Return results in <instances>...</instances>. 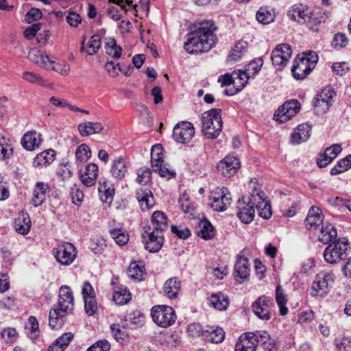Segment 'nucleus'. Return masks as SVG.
Segmentation results:
<instances>
[{
    "mask_svg": "<svg viewBox=\"0 0 351 351\" xmlns=\"http://www.w3.org/2000/svg\"><path fill=\"white\" fill-rule=\"evenodd\" d=\"M256 179L251 180L250 187L252 188L250 196L243 197L237 202V217L244 223H251L255 216V208H261L265 193L256 186Z\"/></svg>",
    "mask_w": 351,
    "mask_h": 351,
    "instance_id": "nucleus-3",
    "label": "nucleus"
},
{
    "mask_svg": "<svg viewBox=\"0 0 351 351\" xmlns=\"http://www.w3.org/2000/svg\"><path fill=\"white\" fill-rule=\"evenodd\" d=\"M335 275L332 271H322L315 276L312 284L311 295L313 296L323 297L329 292V286L334 282Z\"/></svg>",
    "mask_w": 351,
    "mask_h": 351,
    "instance_id": "nucleus-7",
    "label": "nucleus"
},
{
    "mask_svg": "<svg viewBox=\"0 0 351 351\" xmlns=\"http://www.w3.org/2000/svg\"><path fill=\"white\" fill-rule=\"evenodd\" d=\"M179 203L180 204V208L182 210L187 214L189 218H195L196 215V210L195 207L189 202V199L186 198L183 199V198H180L179 199Z\"/></svg>",
    "mask_w": 351,
    "mask_h": 351,
    "instance_id": "nucleus-53",
    "label": "nucleus"
},
{
    "mask_svg": "<svg viewBox=\"0 0 351 351\" xmlns=\"http://www.w3.org/2000/svg\"><path fill=\"white\" fill-rule=\"evenodd\" d=\"M335 343L337 351H351V341L347 337L335 339Z\"/></svg>",
    "mask_w": 351,
    "mask_h": 351,
    "instance_id": "nucleus-59",
    "label": "nucleus"
},
{
    "mask_svg": "<svg viewBox=\"0 0 351 351\" xmlns=\"http://www.w3.org/2000/svg\"><path fill=\"white\" fill-rule=\"evenodd\" d=\"M104 127L101 123L87 121L78 125V130L82 136L99 133Z\"/></svg>",
    "mask_w": 351,
    "mask_h": 351,
    "instance_id": "nucleus-36",
    "label": "nucleus"
},
{
    "mask_svg": "<svg viewBox=\"0 0 351 351\" xmlns=\"http://www.w3.org/2000/svg\"><path fill=\"white\" fill-rule=\"evenodd\" d=\"M22 77L24 80L31 84H38L40 85H44L43 78L36 73L25 71L23 73Z\"/></svg>",
    "mask_w": 351,
    "mask_h": 351,
    "instance_id": "nucleus-56",
    "label": "nucleus"
},
{
    "mask_svg": "<svg viewBox=\"0 0 351 351\" xmlns=\"http://www.w3.org/2000/svg\"><path fill=\"white\" fill-rule=\"evenodd\" d=\"M74 298L73 292L68 286H62L59 291V299L49 313V325L53 329L60 328L66 317L73 313Z\"/></svg>",
    "mask_w": 351,
    "mask_h": 351,
    "instance_id": "nucleus-2",
    "label": "nucleus"
},
{
    "mask_svg": "<svg viewBox=\"0 0 351 351\" xmlns=\"http://www.w3.org/2000/svg\"><path fill=\"white\" fill-rule=\"evenodd\" d=\"M73 338V335L71 332L64 333L56 339L55 343L49 346L47 351H64V349L67 347Z\"/></svg>",
    "mask_w": 351,
    "mask_h": 351,
    "instance_id": "nucleus-37",
    "label": "nucleus"
},
{
    "mask_svg": "<svg viewBox=\"0 0 351 351\" xmlns=\"http://www.w3.org/2000/svg\"><path fill=\"white\" fill-rule=\"evenodd\" d=\"M239 167V160L237 157L228 156L219 162L217 169L224 177L229 178L234 174Z\"/></svg>",
    "mask_w": 351,
    "mask_h": 351,
    "instance_id": "nucleus-14",
    "label": "nucleus"
},
{
    "mask_svg": "<svg viewBox=\"0 0 351 351\" xmlns=\"http://www.w3.org/2000/svg\"><path fill=\"white\" fill-rule=\"evenodd\" d=\"M101 45V38L98 34L92 36L86 45V52L89 56L95 54L100 49Z\"/></svg>",
    "mask_w": 351,
    "mask_h": 351,
    "instance_id": "nucleus-47",
    "label": "nucleus"
},
{
    "mask_svg": "<svg viewBox=\"0 0 351 351\" xmlns=\"http://www.w3.org/2000/svg\"><path fill=\"white\" fill-rule=\"evenodd\" d=\"M106 53L113 58L118 59L121 56V47L117 45L116 41L113 38L110 39L106 43Z\"/></svg>",
    "mask_w": 351,
    "mask_h": 351,
    "instance_id": "nucleus-50",
    "label": "nucleus"
},
{
    "mask_svg": "<svg viewBox=\"0 0 351 351\" xmlns=\"http://www.w3.org/2000/svg\"><path fill=\"white\" fill-rule=\"evenodd\" d=\"M337 94L335 89L331 86L324 88L315 98L314 107L317 114L326 112L332 105L334 99Z\"/></svg>",
    "mask_w": 351,
    "mask_h": 351,
    "instance_id": "nucleus-8",
    "label": "nucleus"
},
{
    "mask_svg": "<svg viewBox=\"0 0 351 351\" xmlns=\"http://www.w3.org/2000/svg\"><path fill=\"white\" fill-rule=\"evenodd\" d=\"M204 335L207 341L213 343H219L225 338V332L221 328L217 327L215 329L206 330Z\"/></svg>",
    "mask_w": 351,
    "mask_h": 351,
    "instance_id": "nucleus-39",
    "label": "nucleus"
},
{
    "mask_svg": "<svg viewBox=\"0 0 351 351\" xmlns=\"http://www.w3.org/2000/svg\"><path fill=\"white\" fill-rule=\"evenodd\" d=\"M75 160L79 163L87 161L91 156V150L86 144H82L75 150Z\"/></svg>",
    "mask_w": 351,
    "mask_h": 351,
    "instance_id": "nucleus-44",
    "label": "nucleus"
},
{
    "mask_svg": "<svg viewBox=\"0 0 351 351\" xmlns=\"http://www.w3.org/2000/svg\"><path fill=\"white\" fill-rule=\"evenodd\" d=\"M14 228L21 234H27L31 228V220L27 213H21L15 219Z\"/></svg>",
    "mask_w": 351,
    "mask_h": 351,
    "instance_id": "nucleus-35",
    "label": "nucleus"
},
{
    "mask_svg": "<svg viewBox=\"0 0 351 351\" xmlns=\"http://www.w3.org/2000/svg\"><path fill=\"white\" fill-rule=\"evenodd\" d=\"M98 191L103 202L111 204L114 194V189L111 183L106 180L99 181Z\"/></svg>",
    "mask_w": 351,
    "mask_h": 351,
    "instance_id": "nucleus-28",
    "label": "nucleus"
},
{
    "mask_svg": "<svg viewBox=\"0 0 351 351\" xmlns=\"http://www.w3.org/2000/svg\"><path fill=\"white\" fill-rule=\"evenodd\" d=\"M110 345L106 340H99L89 347L86 351H109Z\"/></svg>",
    "mask_w": 351,
    "mask_h": 351,
    "instance_id": "nucleus-61",
    "label": "nucleus"
},
{
    "mask_svg": "<svg viewBox=\"0 0 351 351\" xmlns=\"http://www.w3.org/2000/svg\"><path fill=\"white\" fill-rule=\"evenodd\" d=\"M1 337L7 343H12L16 339L17 332L14 328H8L4 329L1 333Z\"/></svg>",
    "mask_w": 351,
    "mask_h": 351,
    "instance_id": "nucleus-63",
    "label": "nucleus"
},
{
    "mask_svg": "<svg viewBox=\"0 0 351 351\" xmlns=\"http://www.w3.org/2000/svg\"><path fill=\"white\" fill-rule=\"evenodd\" d=\"M195 134V129L191 123L182 121L176 125L173 130V139L180 143L189 142Z\"/></svg>",
    "mask_w": 351,
    "mask_h": 351,
    "instance_id": "nucleus-11",
    "label": "nucleus"
},
{
    "mask_svg": "<svg viewBox=\"0 0 351 351\" xmlns=\"http://www.w3.org/2000/svg\"><path fill=\"white\" fill-rule=\"evenodd\" d=\"M319 230L320 234L318 235V238L320 242L329 244L334 240L337 239V232L332 225L328 223L325 226H322Z\"/></svg>",
    "mask_w": 351,
    "mask_h": 351,
    "instance_id": "nucleus-33",
    "label": "nucleus"
},
{
    "mask_svg": "<svg viewBox=\"0 0 351 351\" xmlns=\"http://www.w3.org/2000/svg\"><path fill=\"white\" fill-rule=\"evenodd\" d=\"M247 45H248L246 41L239 40L232 49L229 58L233 61L238 60L246 52Z\"/></svg>",
    "mask_w": 351,
    "mask_h": 351,
    "instance_id": "nucleus-42",
    "label": "nucleus"
},
{
    "mask_svg": "<svg viewBox=\"0 0 351 351\" xmlns=\"http://www.w3.org/2000/svg\"><path fill=\"white\" fill-rule=\"evenodd\" d=\"M49 189L47 184L43 182H38L33 190L32 203L37 207L41 205L46 199V191Z\"/></svg>",
    "mask_w": 351,
    "mask_h": 351,
    "instance_id": "nucleus-30",
    "label": "nucleus"
},
{
    "mask_svg": "<svg viewBox=\"0 0 351 351\" xmlns=\"http://www.w3.org/2000/svg\"><path fill=\"white\" fill-rule=\"evenodd\" d=\"M221 195L219 197H210V206L215 211L223 212L227 210L231 204L232 198L227 188L220 189Z\"/></svg>",
    "mask_w": 351,
    "mask_h": 351,
    "instance_id": "nucleus-16",
    "label": "nucleus"
},
{
    "mask_svg": "<svg viewBox=\"0 0 351 351\" xmlns=\"http://www.w3.org/2000/svg\"><path fill=\"white\" fill-rule=\"evenodd\" d=\"M28 58L31 62L38 64L42 68L45 69H47V68H51V58L48 55L43 54L37 49H32L29 51Z\"/></svg>",
    "mask_w": 351,
    "mask_h": 351,
    "instance_id": "nucleus-25",
    "label": "nucleus"
},
{
    "mask_svg": "<svg viewBox=\"0 0 351 351\" xmlns=\"http://www.w3.org/2000/svg\"><path fill=\"white\" fill-rule=\"evenodd\" d=\"M197 235L204 239H210L215 236V230L210 222L206 219L199 223Z\"/></svg>",
    "mask_w": 351,
    "mask_h": 351,
    "instance_id": "nucleus-41",
    "label": "nucleus"
},
{
    "mask_svg": "<svg viewBox=\"0 0 351 351\" xmlns=\"http://www.w3.org/2000/svg\"><path fill=\"white\" fill-rule=\"evenodd\" d=\"M299 58H304V61H306L308 64L311 66V68L314 69L316 63L318 60V56L314 51H307L303 53L301 57Z\"/></svg>",
    "mask_w": 351,
    "mask_h": 351,
    "instance_id": "nucleus-62",
    "label": "nucleus"
},
{
    "mask_svg": "<svg viewBox=\"0 0 351 351\" xmlns=\"http://www.w3.org/2000/svg\"><path fill=\"white\" fill-rule=\"evenodd\" d=\"M144 268L136 263H132L127 269V274L131 279L141 280L144 274Z\"/></svg>",
    "mask_w": 351,
    "mask_h": 351,
    "instance_id": "nucleus-49",
    "label": "nucleus"
},
{
    "mask_svg": "<svg viewBox=\"0 0 351 351\" xmlns=\"http://www.w3.org/2000/svg\"><path fill=\"white\" fill-rule=\"evenodd\" d=\"M152 167H159L163 164L162 147L160 145H155L151 150Z\"/></svg>",
    "mask_w": 351,
    "mask_h": 351,
    "instance_id": "nucleus-45",
    "label": "nucleus"
},
{
    "mask_svg": "<svg viewBox=\"0 0 351 351\" xmlns=\"http://www.w3.org/2000/svg\"><path fill=\"white\" fill-rule=\"evenodd\" d=\"M131 293L127 289L120 288L114 292L113 300L117 304L124 305L131 300Z\"/></svg>",
    "mask_w": 351,
    "mask_h": 351,
    "instance_id": "nucleus-46",
    "label": "nucleus"
},
{
    "mask_svg": "<svg viewBox=\"0 0 351 351\" xmlns=\"http://www.w3.org/2000/svg\"><path fill=\"white\" fill-rule=\"evenodd\" d=\"M276 300L280 308V314L285 315L288 313V308L286 307L287 300L284 291L280 285H278L276 289Z\"/></svg>",
    "mask_w": 351,
    "mask_h": 351,
    "instance_id": "nucleus-43",
    "label": "nucleus"
},
{
    "mask_svg": "<svg viewBox=\"0 0 351 351\" xmlns=\"http://www.w3.org/2000/svg\"><path fill=\"white\" fill-rule=\"evenodd\" d=\"M142 239L145 248L150 252H158L164 243V234L156 232H150L143 230Z\"/></svg>",
    "mask_w": 351,
    "mask_h": 351,
    "instance_id": "nucleus-13",
    "label": "nucleus"
},
{
    "mask_svg": "<svg viewBox=\"0 0 351 351\" xmlns=\"http://www.w3.org/2000/svg\"><path fill=\"white\" fill-rule=\"evenodd\" d=\"M53 252L57 261L63 265H71L77 254L74 245L69 242L59 244Z\"/></svg>",
    "mask_w": 351,
    "mask_h": 351,
    "instance_id": "nucleus-9",
    "label": "nucleus"
},
{
    "mask_svg": "<svg viewBox=\"0 0 351 351\" xmlns=\"http://www.w3.org/2000/svg\"><path fill=\"white\" fill-rule=\"evenodd\" d=\"M257 347V340L255 333L248 332L241 336L236 343L235 351H255Z\"/></svg>",
    "mask_w": 351,
    "mask_h": 351,
    "instance_id": "nucleus-20",
    "label": "nucleus"
},
{
    "mask_svg": "<svg viewBox=\"0 0 351 351\" xmlns=\"http://www.w3.org/2000/svg\"><path fill=\"white\" fill-rule=\"evenodd\" d=\"M42 12L39 9L31 8L25 15V20L27 23H31L34 21L40 19Z\"/></svg>",
    "mask_w": 351,
    "mask_h": 351,
    "instance_id": "nucleus-64",
    "label": "nucleus"
},
{
    "mask_svg": "<svg viewBox=\"0 0 351 351\" xmlns=\"http://www.w3.org/2000/svg\"><path fill=\"white\" fill-rule=\"evenodd\" d=\"M300 107L296 99L287 101L276 111L274 119L280 123L286 122L299 112Z\"/></svg>",
    "mask_w": 351,
    "mask_h": 351,
    "instance_id": "nucleus-10",
    "label": "nucleus"
},
{
    "mask_svg": "<svg viewBox=\"0 0 351 351\" xmlns=\"http://www.w3.org/2000/svg\"><path fill=\"white\" fill-rule=\"evenodd\" d=\"M313 69L308 64L304 58H296L291 69V73L293 77L296 80L304 79Z\"/></svg>",
    "mask_w": 351,
    "mask_h": 351,
    "instance_id": "nucleus-21",
    "label": "nucleus"
},
{
    "mask_svg": "<svg viewBox=\"0 0 351 351\" xmlns=\"http://www.w3.org/2000/svg\"><path fill=\"white\" fill-rule=\"evenodd\" d=\"M221 110L213 108L202 114V132L208 139L217 138L222 130Z\"/></svg>",
    "mask_w": 351,
    "mask_h": 351,
    "instance_id": "nucleus-4",
    "label": "nucleus"
},
{
    "mask_svg": "<svg viewBox=\"0 0 351 351\" xmlns=\"http://www.w3.org/2000/svg\"><path fill=\"white\" fill-rule=\"evenodd\" d=\"M306 20L304 21V24H306V27L313 31L317 32L319 28V25L323 20V16L321 12H311V14L307 16Z\"/></svg>",
    "mask_w": 351,
    "mask_h": 351,
    "instance_id": "nucleus-38",
    "label": "nucleus"
},
{
    "mask_svg": "<svg viewBox=\"0 0 351 351\" xmlns=\"http://www.w3.org/2000/svg\"><path fill=\"white\" fill-rule=\"evenodd\" d=\"M153 321L162 328H167L173 325L176 320V312L171 306L157 305L151 311Z\"/></svg>",
    "mask_w": 351,
    "mask_h": 351,
    "instance_id": "nucleus-6",
    "label": "nucleus"
},
{
    "mask_svg": "<svg viewBox=\"0 0 351 351\" xmlns=\"http://www.w3.org/2000/svg\"><path fill=\"white\" fill-rule=\"evenodd\" d=\"M350 243L346 238L337 239L330 243L325 248L323 256L325 261L330 264H336L347 256Z\"/></svg>",
    "mask_w": 351,
    "mask_h": 351,
    "instance_id": "nucleus-5",
    "label": "nucleus"
},
{
    "mask_svg": "<svg viewBox=\"0 0 351 351\" xmlns=\"http://www.w3.org/2000/svg\"><path fill=\"white\" fill-rule=\"evenodd\" d=\"M271 300L267 297L258 298L252 304L254 314L260 319L269 320L271 318L270 305Z\"/></svg>",
    "mask_w": 351,
    "mask_h": 351,
    "instance_id": "nucleus-15",
    "label": "nucleus"
},
{
    "mask_svg": "<svg viewBox=\"0 0 351 351\" xmlns=\"http://www.w3.org/2000/svg\"><path fill=\"white\" fill-rule=\"evenodd\" d=\"M137 175L136 181L141 184L146 185L151 180L152 172L148 168L139 169Z\"/></svg>",
    "mask_w": 351,
    "mask_h": 351,
    "instance_id": "nucleus-58",
    "label": "nucleus"
},
{
    "mask_svg": "<svg viewBox=\"0 0 351 351\" xmlns=\"http://www.w3.org/2000/svg\"><path fill=\"white\" fill-rule=\"evenodd\" d=\"M98 173L97 165L95 163H88L84 171L80 170V180L84 186L90 187L95 185Z\"/></svg>",
    "mask_w": 351,
    "mask_h": 351,
    "instance_id": "nucleus-18",
    "label": "nucleus"
},
{
    "mask_svg": "<svg viewBox=\"0 0 351 351\" xmlns=\"http://www.w3.org/2000/svg\"><path fill=\"white\" fill-rule=\"evenodd\" d=\"M250 268L249 261L247 258L239 254L234 265V276L239 283L243 282L250 276Z\"/></svg>",
    "mask_w": 351,
    "mask_h": 351,
    "instance_id": "nucleus-17",
    "label": "nucleus"
},
{
    "mask_svg": "<svg viewBox=\"0 0 351 351\" xmlns=\"http://www.w3.org/2000/svg\"><path fill=\"white\" fill-rule=\"evenodd\" d=\"M136 198L143 211H146L154 206V195L148 189L141 188L138 189L136 193Z\"/></svg>",
    "mask_w": 351,
    "mask_h": 351,
    "instance_id": "nucleus-24",
    "label": "nucleus"
},
{
    "mask_svg": "<svg viewBox=\"0 0 351 351\" xmlns=\"http://www.w3.org/2000/svg\"><path fill=\"white\" fill-rule=\"evenodd\" d=\"M217 27L212 20L198 22L187 35L184 48L189 53H201L210 51L216 44Z\"/></svg>",
    "mask_w": 351,
    "mask_h": 351,
    "instance_id": "nucleus-1",
    "label": "nucleus"
},
{
    "mask_svg": "<svg viewBox=\"0 0 351 351\" xmlns=\"http://www.w3.org/2000/svg\"><path fill=\"white\" fill-rule=\"evenodd\" d=\"M40 136L36 132H27L21 139L23 147L28 151L38 148L41 143Z\"/></svg>",
    "mask_w": 351,
    "mask_h": 351,
    "instance_id": "nucleus-29",
    "label": "nucleus"
},
{
    "mask_svg": "<svg viewBox=\"0 0 351 351\" xmlns=\"http://www.w3.org/2000/svg\"><path fill=\"white\" fill-rule=\"evenodd\" d=\"M257 345L261 343L264 351H275L276 343L274 339L271 338L266 331H260L255 333Z\"/></svg>",
    "mask_w": 351,
    "mask_h": 351,
    "instance_id": "nucleus-34",
    "label": "nucleus"
},
{
    "mask_svg": "<svg viewBox=\"0 0 351 351\" xmlns=\"http://www.w3.org/2000/svg\"><path fill=\"white\" fill-rule=\"evenodd\" d=\"M311 10L304 4L293 5L288 12V16L293 21L303 23L305 19L311 14Z\"/></svg>",
    "mask_w": 351,
    "mask_h": 351,
    "instance_id": "nucleus-23",
    "label": "nucleus"
},
{
    "mask_svg": "<svg viewBox=\"0 0 351 351\" xmlns=\"http://www.w3.org/2000/svg\"><path fill=\"white\" fill-rule=\"evenodd\" d=\"M181 289V282L177 277L167 280L163 285V291L169 299H175Z\"/></svg>",
    "mask_w": 351,
    "mask_h": 351,
    "instance_id": "nucleus-26",
    "label": "nucleus"
},
{
    "mask_svg": "<svg viewBox=\"0 0 351 351\" xmlns=\"http://www.w3.org/2000/svg\"><path fill=\"white\" fill-rule=\"evenodd\" d=\"M55 152L48 149L37 154L33 160V166L36 168H43L51 164L55 159Z\"/></svg>",
    "mask_w": 351,
    "mask_h": 351,
    "instance_id": "nucleus-27",
    "label": "nucleus"
},
{
    "mask_svg": "<svg viewBox=\"0 0 351 351\" xmlns=\"http://www.w3.org/2000/svg\"><path fill=\"white\" fill-rule=\"evenodd\" d=\"M328 202L334 206H343L346 207L351 212V199H344L343 198L336 197L335 198L330 197L328 199Z\"/></svg>",
    "mask_w": 351,
    "mask_h": 351,
    "instance_id": "nucleus-60",
    "label": "nucleus"
},
{
    "mask_svg": "<svg viewBox=\"0 0 351 351\" xmlns=\"http://www.w3.org/2000/svg\"><path fill=\"white\" fill-rule=\"evenodd\" d=\"M271 60L276 70H282L287 65L289 59L280 56L277 50H273L271 53Z\"/></svg>",
    "mask_w": 351,
    "mask_h": 351,
    "instance_id": "nucleus-51",
    "label": "nucleus"
},
{
    "mask_svg": "<svg viewBox=\"0 0 351 351\" xmlns=\"http://www.w3.org/2000/svg\"><path fill=\"white\" fill-rule=\"evenodd\" d=\"M233 73L234 86L237 87V90H243L247 84L251 75H249L247 72L241 70L234 71Z\"/></svg>",
    "mask_w": 351,
    "mask_h": 351,
    "instance_id": "nucleus-40",
    "label": "nucleus"
},
{
    "mask_svg": "<svg viewBox=\"0 0 351 351\" xmlns=\"http://www.w3.org/2000/svg\"><path fill=\"white\" fill-rule=\"evenodd\" d=\"M210 306L218 310H226L229 305V300L227 296L221 292L213 293L208 298Z\"/></svg>",
    "mask_w": 351,
    "mask_h": 351,
    "instance_id": "nucleus-32",
    "label": "nucleus"
},
{
    "mask_svg": "<svg viewBox=\"0 0 351 351\" xmlns=\"http://www.w3.org/2000/svg\"><path fill=\"white\" fill-rule=\"evenodd\" d=\"M127 171V163L123 158L119 157L112 161L110 172L114 178L122 179L125 177Z\"/></svg>",
    "mask_w": 351,
    "mask_h": 351,
    "instance_id": "nucleus-31",
    "label": "nucleus"
},
{
    "mask_svg": "<svg viewBox=\"0 0 351 351\" xmlns=\"http://www.w3.org/2000/svg\"><path fill=\"white\" fill-rule=\"evenodd\" d=\"M168 228V219L167 215L162 211H154L152 215L149 224L143 227V230H147L151 232L163 234Z\"/></svg>",
    "mask_w": 351,
    "mask_h": 351,
    "instance_id": "nucleus-12",
    "label": "nucleus"
},
{
    "mask_svg": "<svg viewBox=\"0 0 351 351\" xmlns=\"http://www.w3.org/2000/svg\"><path fill=\"white\" fill-rule=\"evenodd\" d=\"M324 215L317 207H311L306 218V227L308 230H317L322 224Z\"/></svg>",
    "mask_w": 351,
    "mask_h": 351,
    "instance_id": "nucleus-22",
    "label": "nucleus"
},
{
    "mask_svg": "<svg viewBox=\"0 0 351 351\" xmlns=\"http://www.w3.org/2000/svg\"><path fill=\"white\" fill-rule=\"evenodd\" d=\"M110 234L119 245H125L129 240L128 234L125 230L121 228L111 230Z\"/></svg>",
    "mask_w": 351,
    "mask_h": 351,
    "instance_id": "nucleus-48",
    "label": "nucleus"
},
{
    "mask_svg": "<svg viewBox=\"0 0 351 351\" xmlns=\"http://www.w3.org/2000/svg\"><path fill=\"white\" fill-rule=\"evenodd\" d=\"M84 309L86 314L91 316L95 313L97 310V304L95 298L90 297L84 298Z\"/></svg>",
    "mask_w": 351,
    "mask_h": 351,
    "instance_id": "nucleus-55",
    "label": "nucleus"
},
{
    "mask_svg": "<svg viewBox=\"0 0 351 351\" xmlns=\"http://www.w3.org/2000/svg\"><path fill=\"white\" fill-rule=\"evenodd\" d=\"M256 19L263 24H269L274 20V15L265 8H261L256 13Z\"/></svg>",
    "mask_w": 351,
    "mask_h": 351,
    "instance_id": "nucleus-52",
    "label": "nucleus"
},
{
    "mask_svg": "<svg viewBox=\"0 0 351 351\" xmlns=\"http://www.w3.org/2000/svg\"><path fill=\"white\" fill-rule=\"evenodd\" d=\"M311 133V127L307 123L299 125L291 135L290 141L293 145H298L306 141Z\"/></svg>",
    "mask_w": 351,
    "mask_h": 351,
    "instance_id": "nucleus-19",
    "label": "nucleus"
},
{
    "mask_svg": "<svg viewBox=\"0 0 351 351\" xmlns=\"http://www.w3.org/2000/svg\"><path fill=\"white\" fill-rule=\"evenodd\" d=\"M262 65V59L258 58L257 60H253L247 64L246 69L244 71L247 72L249 75H251L252 77L261 70Z\"/></svg>",
    "mask_w": 351,
    "mask_h": 351,
    "instance_id": "nucleus-54",
    "label": "nucleus"
},
{
    "mask_svg": "<svg viewBox=\"0 0 351 351\" xmlns=\"http://www.w3.org/2000/svg\"><path fill=\"white\" fill-rule=\"evenodd\" d=\"M126 320H130L131 324L138 328L144 325L145 316L140 312H134L128 315Z\"/></svg>",
    "mask_w": 351,
    "mask_h": 351,
    "instance_id": "nucleus-57",
    "label": "nucleus"
}]
</instances>
